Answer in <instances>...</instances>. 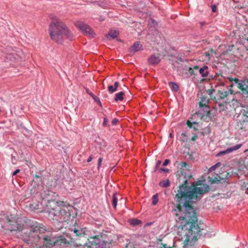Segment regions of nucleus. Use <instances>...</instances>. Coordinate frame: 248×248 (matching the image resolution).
<instances>
[{"instance_id": "obj_49", "label": "nucleus", "mask_w": 248, "mask_h": 248, "mask_svg": "<svg viewBox=\"0 0 248 248\" xmlns=\"http://www.w3.org/2000/svg\"><path fill=\"white\" fill-rule=\"evenodd\" d=\"M212 93V91H210L209 93V95H211Z\"/></svg>"}, {"instance_id": "obj_16", "label": "nucleus", "mask_w": 248, "mask_h": 248, "mask_svg": "<svg viewBox=\"0 0 248 248\" xmlns=\"http://www.w3.org/2000/svg\"><path fill=\"white\" fill-rule=\"evenodd\" d=\"M142 46L140 43L135 42L131 46L130 51L134 53L137 51L141 50L142 49Z\"/></svg>"}, {"instance_id": "obj_53", "label": "nucleus", "mask_w": 248, "mask_h": 248, "mask_svg": "<svg viewBox=\"0 0 248 248\" xmlns=\"http://www.w3.org/2000/svg\"><path fill=\"white\" fill-rule=\"evenodd\" d=\"M219 107H222V105H221L219 104Z\"/></svg>"}, {"instance_id": "obj_28", "label": "nucleus", "mask_w": 248, "mask_h": 248, "mask_svg": "<svg viewBox=\"0 0 248 248\" xmlns=\"http://www.w3.org/2000/svg\"><path fill=\"white\" fill-rule=\"evenodd\" d=\"M158 195L157 194L154 195L152 197V204L154 205H155L157 204L158 202Z\"/></svg>"}, {"instance_id": "obj_50", "label": "nucleus", "mask_w": 248, "mask_h": 248, "mask_svg": "<svg viewBox=\"0 0 248 248\" xmlns=\"http://www.w3.org/2000/svg\"><path fill=\"white\" fill-rule=\"evenodd\" d=\"M222 107H224V105H222ZM224 109V108H221V110H223Z\"/></svg>"}, {"instance_id": "obj_18", "label": "nucleus", "mask_w": 248, "mask_h": 248, "mask_svg": "<svg viewBox=\"0 0 248 248\" xmlns=\"http://www.w3.org/2000/svg\"><path fill=\"white\" fill-rule=\"evenodd\" d=\"M198 123L196 122H191L189 120H187L186 121V124L189 128H193L194 130H197L198 128L196 126L198 125Z\"/></svg>"}, {"instance_id": "obj_40", "label": "nucleus", "mask_w": 248, "mask_h": 248, "mask_svg": "<svg viewBox=\"0 0 248 248\" xmlns=\"http://www.w3.org/2000/svg\"><path fill=\"white\" fill-rule=\"evenodd\" d=\"M229 79L230 80V81H232L233 80L235 83H237L239 81V79L237 78H229Z\"/></svg>"}, {"instance_id": "obj_2", "label": "nucleus", "mask_w": 248, "mask_h": 248, "mask_svg": "<svg viewBox=\"0 0 248 248\" xmlns=\"http://www.w3.org/2000/svg\"><path fill=\"white\" fill-rule=\"evenodd\" d=\"M46 231V227L42 224L36 223L31 227L28 234L23 236V240L28 245H36L41 238L43 239L44 244L46 247L53 246H64L69 247L74 245L75 239L70 235H66L54 236L51 234L44 235Z\"/></svg>"}, {"instance_id": "obj_17", "label": "nucleus", "mask_w": 248, "mask_h": 248, "mask_svg": "<svg viewBox=\"0 0 248 248\" xmlns=\"http://www.w3.org/2000/svg\"><path fill=\"white\" fill-rule=\"evenodd\" d=\"M119 35V31L116 30H110L109 31L108 34L107 35V38H108L109 37L111 38V39H114L118 37Z\"/></svg>"}, {"instance_id": "obj_29", "label": "nucleus", "mask_w": 248, "mask_h": 248, "mask_svg": "<svg viewBox=\"0 0 248 248\" xmlns=\"http://www.w3.org/2000/svg\"><path fill=\"white\" fill-rule=\"evenodd\" d=\"M221 163L220 162H218L216 163L215 165H213L211 167H210L209 169V171L211 172L212 171L215 170L217 168L220 167Z\"/></svg>"}, {"instance_id": "obj_33", "label": "nucleus", "mask_w": 248, "mask_h": 248, "mask_svg": "<svg viewBox=\"0 0 248 248\" xmlns=\"http://www.w3.org/2000/svg\"><path fill=\"white\" fill-rule=\"evenodd\" d=\"M211 8L212 9V11L213 13H215L217 10V6L215 4H212L211 6Z\"/></svg>"}, {"instance_id": "obj_3", "label": "nucleus", "mask_w": 248, "mask_h": 248, "mask_svg": "<svg viewBox=\"0 0 248 248\" xmlns=\"http://www.w3.org/2000/svg\"><path fill=\"white\" fill-rule=\"evenodd\" d=\"M34 209L37 212H44L48 214L49 219L56 220L60 223L68 221L71 214L63 201H57L43 198L40 204H37Z\"/></svg>"}, {"instance_id": "obj_39", "label": "nucleus", "mask_w": 248, "mask_h": 248, "mask_svg": "<svg viewBox=\"0 0 248 248\" xmlns=\"http://www.w3.org/2000/svg\"><path fill=\"white\" fill-rule=\"evenodd\" d=\"M198 138V136L197 135L195 134L191 138V140L193 141H195Z\"/></svg>"}, {"instance_id": "obj_31", "label": "nucleus", "mask_w": 248, "mask_h": 248, "mask_svg": "<svg viewBox=\"0 0 248 248\" xmlns=\"http://www.w3.org/2000/svg\"><path fill=\"white\" fill-rule=\"evenodd\" d=\"M187 166V164L186 162H182L179 164V167L181 169L186 168Z\"/></svg>"}, {"instance_id": "obj_27", "label": "nucleus", "mask_w": 248, "mask_h": 248, "mask_svg": "<svg viewBox=\"0 0 248 248\" xmlns=\"http://www.w3.org/2000/svg\"><path fill=\"white\" fill-rule=\"evenodd\" d=\"M141 223V221L137 218H133L130 221L131 224L133 225H139Z\"/></svg>"}, {"instance_id": "obj_46", "label": "nucleus", "mask_w": 248, "mask_h": 248, "mask_svg": "<svg viewBox=\"0 0 248 248\" xmlns=\"http://www.w3.org/2000/svg\"><path fill=\"white\" fill-rule=\"evenodd\" d=\"M198 68H199V67L197 65L194 66V69H198Z\"/></svg>"}, {"instance_id": "obj_6", "label": "nucleus", "mask_w": 248, "mask_h": 248, "mask_svg": "<svg viewBox=\"0 0 248 248\" xmlns=\"http://www.w3.org/2000/svg\"><path fill=\"white\" fill-rule=\"evenodd\" d=\"M208 102L209 100L207 97L204 96L202 97L199 103V109L195 113V115H198L202 119L208 116L210 114Z\"/></svg>"}, {"instance_id": "obj_24", "label": "nucleus", "mask_w": 248, "mask_h": 248, "mask_svg": "<svg viewBox=\"0 0 248 248\" xmlns=\"http://www.w3.org/2000/svg\"><path fill=\"white\" fill-rule=\"evenodd\" d=\"M243 118L242 119L248 121V107L244 108L243 109Z\"/></svg>"}, {"instance_id": "obj_52", "label": "nucleus", "mask_w": 248, "mask_h": 248, "mask_svg": "<svg viewBox=\"0 0 248 248\" xmlns=\"http://www.w3.org/2000/svg\"><path fill=\"white\" fill-rule=\"evenodd\" d=\"M191 177V175H188V177L189 178H190Z\"/></svg>"}, {"instance_id": "obj_47", "label": "nucleus", "mask_w": 248, "mask_h": 248, "mask_svg": "<svg viewBox=\"0 0 248 248\" xmlns=\"http://www.w3.org/2000/svg\"><path fill=\"white\" fill-rule=\"evenodd\" d=\"M104 20V19L103 18H101V17H100V19H99L100 21H103Z\"/></svg>"}, {"instance_id": "obj_26", "label": "nucleus", "mask_w": 248, "mask_h": 248, "mask_svg": "<svg viewBox=\"0 0 248 248\" xmlns=\"http://www.w3.org/2000/svg\"><path fill=\"white\" fill-rule=\"evenodd\" d=\"M180 140L183 142L187 141V136L186 132H183L181 134Z\"/></svg>"}, {"instance_id": "obj_8", "label": "nucleus", "mask_w": 248, "mask_h": 248, "mask_svg": "<svg viewBox=\"0 0 248 248\" xmlns=\"http://www.w3.org/2000/svg\"><path fill=\"white\" fill-rule=\"evenodd\" d=\"M22 54V52L20 49L18 48L16 50L12 49L4 56L5 61L7 62L8 60H9L12 62H14L18 61L19 58H21V55Z\"/></svg>"}, {"instance_id": "obj_34", "label": "nucleus", "mask_w": 248, "mask_h": 248, "mask_svg": "<svg viewBox=\"0 0 248 248\" xmlns=\"http://www.w3.org/2000/svg\"><path fill=\"white\" fill-rule=\"evenodd\" d=\"M161 162L160 160H158L156 162V164L155 165V171H156L157 168L159 167Z\"/></svg>"}, {"instance_id": "obj_37", "label": "nucleus", "mask_w": 248, "mask_h": 248, "mask_svg": "<svg viewBox=\"0 0 248 248\" xmlns=\"http://www.w3.org/2000/svg\"><path fill=\"white\" fill-rule=\"evenodd\" d=\"M118 123V120L117 118H114L112 121V124L116 125Z\"/></svg>"}, {"instance_id": "obj_10", "label": "nucleus", "mask_w": 248, "mask_h": 248, "mask_svg": "<svg viewBox=\"0 0 248 248\" xmlns=\"http://www.w3.org/2000/svg\"><path fill=\"white\" fill-rule=\"evenodd\" d=\"M238 87L241 90V94L245 99L248 98V78L240 81Z\"/></svg>"}, {"instance_id": "obj_7", "label": "nucleus", "mask_w": 248, "mask_h": 248, "mask_svg": "<svg viewBox=\"0 0 248 248\" xmlns=\"http://www.w3.org/2000/svg\"><path fill=\"white\" fill-rule=\"evenodd\" d=\"M89 242L91 244V245L88 246L86 243L84 246V248H91L92 246L94 247V248H109V247L108 246V244L106 242L102 241L96 237L91 238V240H90Z\"/></svg>"}, {"instance_id": "obj_19", "label": "nucleus", "mask_w": 248, "mask_h": 248, "mask_svg": "<svg viewBox=\"0 0 248 248\" xmlns=\"http://www.w3.org/2000/svg\"><path fill=\"white\" fill-rule=\"evenodd\" d=\"M119 85V82L118 81H115L114 82V86L109 85L108 87V90L111 93H114L116 91Z\"/></svg>"}, {"instance_id": "obj_35", "label": "nucleus", "mask_w": 248, "mask_h": 248, "mask_svg": "<svg viewBox=\"0 0 248 248\" xmlns=\"http://www.w3.org/2000/svg\"><path fill=\"white\" fill-rule=\"evenodd\" d=\"M102 158L100 157L98 160V163H97V168L99 169L101 165V163L102 162Z\"/></svg>"}, {"instance_id": "obj_9", "label": "nucleus", "mask_w": 248, "mask_h": 248, "mask_svg": "<svg viewBox=\"0 0 248 248\" xmlns=\"http://www.w3.org/2000/svg\"><path fill=\"white\" fill-rule=\"evenodd\" d=\"M75 25L87 35L93 36V30L88 25L81 21H77L75 23Z\"/></svg>"}, {"instance_id": "obj_42", "label": "nucleus", "mask_w": 248, "mask_h": 248, "mask_svg": "<svg viewBox=\"0 0 248 248\" xmlns=\"http://www.w3.org/2000/svg\"><path fill=\"white\" fill-rule=\"evenodd\" d=\"M20 172V170L19 169H16L15 171H14L13 173V175H16V174H17L18 173H19Z\"/></svg>"}, {"instance_id": "obj_36", "label": "nucleus", "mask_w": 248, "mask_h": 248, "mask_svg": "<svg viewBox=\"0 0 248 248\" xmlns=\"http://www.w3.org/2000/svg\"><path fill=\"white\" fill-rule=\"evenodd\" d=\"M159 170L160 172H164L165 173H167L169 171V170L168 169L160 168Z\"/></svg>"}, {"instance_id": "obj_13", "label": "nucleus", "mask_w": 248, "mask_h": 248, "mask_svg": "<svg viewBox=\"0 0 248 248\" xmlns=\"http://www.w3.org/2000/svg\"><path fill=\"white\" fill-rule=\"evenodd\" d=\"M237 128L242 131H248V121L242 119V120L239 121L237 124Z\"/></svg>"}, {"instance_id": "obj_38", "label": "nucleus", "mask_w": 248, "mask_h": 248, "mask_svg": "<svg viewBox=\"0 0 248 248\" xmlns=\"http://www.w3.org/2000/svg\"><path fill=\"white\" fill-rule=\"evenodd\" d=\"M170 162V161L169 159H166L164 160L163 163V166H166Z\"/></svg>"}, {"instance_id": "obj_45", "label": "nucleus", "mask_w": 248, "mask_h": 248, "mask_svg": "<svg viewBox=\"0 0 248 248\" xmlns=\"http://www.w3.org/2000/svg\"><path fill=\"white\" fill-rule=\"evenodd\" d=\"M86 92H87V93L89 95H90V94H93L92 93H90V92H89V90L88 89H87V90H86Z\"/></svg>"}, {"instance_id": "obj_48", "label": "nucleus", "mask_w": 248, "mask_h": 248, "mask_svg": "<svg viewBox=\"0 0 248 248\" xmlns=\"http://www.w3.org/2000/svg\"><path fill=\"white\" fill-rule=\"evenodd\" d=\"M172 133H170V137H172Z\"/></svg>"}, {"instance_id": "obj_44", "label": "nucleus", "mask_w": 248, "mask_h": 248, "mask_svg": "<svg viewBox=\"0 0 248 248\" xmlns=\"http://www.w3.org/2000/svg\"><path fill=\"white\" fill-rule=\"evenodd\" d=\"M93 159V157H92V155H90L88 158L87 159V162H91Z\"/></svg>"}, {"instance_id": "obj_21", "label": "nucleus", "mask_w": 248, "mask_h": 248, "mask_svg": "<svg viewBox=\"0 0 248 248\" xmlns=\"http://www.w3.org/2000/svg\"><path fill=\"white\" fill-rule=\"evenodd\" d=\"M159 185L163 188L167 187L170 186V182L168 179L162 180L160 182Z\"/></svg>"}, {"instance_id": "obj_11", "label": "nucleus", "mask_w": 248, "mask_h": 248, "mask_svg": "<svg viewBox=\"0 0 248 248\" xmlns=\"http://www.w3.org/2000/svg\"><path fill=\"white\" fill-rule=\"evenodd\" d=\"M242 146V144H238L232 147L228 148L225 150L219 152L217 154V156H219L225 155L226 154H230L233 151H236L239 149Z\"/></svg>"}, {"instance_id": "obj_14", "label": "nucleus", "mask_w": 248, "mask_h": 248, "mask_svg": "<svg viewBox=\"0 0 248 248\" xmlns=\"http://www.w3.org/2000/svg\"><path fill=\"white\" fill-rule=\"evenodd\" d=\"M160 62V57L155 55H151L148 59V62L150 65H155L158 64Z\"/></svg>"}, {"instance_id": "obj_1", "label": "nucleus", "mask_w": 248, "mask_h": 248, "mask_svg": "<svg viewBox=\"0 0 248 248\" xmlns=\"http://www.w3.org/2000/svg\"><path fill=\"white\" fill-rule=\"evenodd\" d=\"M209 189L207 185H203L199 187L196 186L194 184L189 186L188 185L187 180L179 186L177 193L175 195L176 201L179 203L178 207L180 213V206L183 205L185 209L184 216L178 217L181 222L182 232L181 239L184 241V246H192L200 236L201 229L196 224L198 221L196 213L194 210L191 204L198 199H201L202 196Z\"/></svg>"}, {"instance_id": "obj_4", "label": "nucleus", "mask_w": 248, "mask_h": 248, "mask_svg": "<svg viewBox=\"0 0 248 248\" xmlns=\"http://www.w3.org/2000/svg\"><path fill=\"white\" fill-rule=\"evenodd\" d=\"M52 21L48 28V33L50 39L58 44L63 42V36L69 40H73L74 36L68 27L60 19L55 16L50 17Z\"/></svg>"}, {"instance_id": "obj_20", "label": "nucleus", "mask_w": 248, "mask_h": 248, "mask_svg": "<svg viewBox=\"0 0 248 248\" xmlns=\"http://www.w3.org/2000/svg\"><path fill=\"white\" fill-rule=\"evenodd\" d=\"M117 193H114L112 195V204L114 209H116L117 205L118 198L117 197Z\"/></svg>"}, {"instance_id": "obj_15", "label": "nucleus", "mask_w": 248, "mask_h": 248, "mask_svg": "<svg viewBox=\"0 0 248 248\" xmlns=\"http://www.w3.org/2000/svg\"><path fill=\"white\" fill-rule=\"evenodd\" d=\"M199 73L203 78H206L209 74L208 67L204 65L199 69Z\"/></svg>"}, {"instance_id": "obj_51", "label": "nucleus", "mask_w": 248, "mask_h": 248, "mask_svg": "<svg viewBox=\"0 0 248 248\" xmlns=\"http://www.w3.org/2000/svg\"><path fill=\"white\" fill-rule=\"evenodd\" d=\"M232 1L234 3L237 2L236 1H235V0H232Z\"/></svg>"}, {"instance_id": "obj_22", "label": "nucleus", "mask_w": 248, "mask_h": 248, "mask_svg": "<svg viewBox=\"0 0 248 248\" xmlns=\"http://www.w3.org/2000/svg\"><path fill=\"white\" fill-rule=\"evenodd\" d=\"M169 85H170L171 89L173 91L177 92L179 90V87L177 83L170 81L169 82Z\"/></svg>"}, {"instance_id": "obj_30", "label": "nucleus", "mask_w": 248, "mask_h": 248, "mask_svg": "<svg viewBox=\"0 0 248 248\" xmlns=\"http://www.w3.org/2000/svg\"><path fill=\"white\" fill-rule=\"evenodd\" d=\"M212 52H213L212 49H210V50H209L208 51L205 52V53H204L205 56L207 57L208 60H210L211 59V58L212 56Z\"/></svg>"}, {"instance_id": "obj_25", "label": "nucleus", "mask_w": 248, "mask_h": 248, "mask_svg": "<svg viewBox=\"0 0 248 248\" xmlns=\"http://www.w3.org/2000/svg\"><path fill=\"white\" fill-rule=\"evenodd\" d=\"M90 95L93 98L94 101L96 102L97 104H98L101 107H102V103L100 100V99L97 96L93 95V94H90Z\"/></svg>"}, {"instance_id": "obj_5", "label": "nucleus", "mask_w": 248, "mask_h": 248, "mask_svg": "<svg viewBox=\"0 0 248 248\" xmlns=\"http://www.w3.org/2000/svg\"><path fill=\"white\" fill-rule=\"evenodd\" d=\"M220 86L224 87V88L218 91V94L220 98L222 99L226 98L225 104L229 103L231 101H234V92L232 90L233 84L225 86L224 83H221Z\"/></svg>"}, {"instance_id": "obj_23", "label": "nucleus", "mask_w": 248, "mask_h": 248, "mask_svg": "<svg viewBox=\"0 0 248 248\" xmlns=\"http://www.w3.org/2000/svg\"><path fill=\"white\" fill-rule=\"evenodd\" d=\"M124 93L123 92H121L115 94V97L114 98V100L115 101H122L124 99Z\"/></svg>"}, {"instance_id": "obj_32", "label": "nucleus", "mask_w": 248, "mask_h": 248, "mask_svg": "<svg viewBox=\"0 0 248 248\" xmlns=\"http://www.w3.org/2000/svg\"><path fill=\"white\" fill-rule=\"evenodd\" d=\"M159 247V248H172L170 246H168L167 244L161 243Z\"/></svg>"}, {"instance_id": "obj_12", "label": "nucleus", "mask_w": 248, "mask_h": 248, "mask_svg": "<svg viewBox=\"0 0 248 248\" xmlns=\"http://www.w3.org/2000/svg\"><path fill=\"white\" fill-rule=\"evenodd\" d=\"M73 231L78 237H84L87 235L89 232V231L86 228H80L79 229L75 228L73 230Z\"/></svg>"}, {"instance_id": "obj_41", "label": "nucleus", "mask_w": 248, "mask_h": 248, "mask_svg": "<svg viewBox=\"0 0 248 248\" xmlns=\"http://www.w3.org/2000/svg\"><path fill=\"white\" fill-rule=\"evenodd\" d=\"M107 123H108L107 119L106 117L104 118V121H103V125L104 126H106L107 125Z\"/></svg>"}, {"instance_id": "obj_43", "label": "nucleus", "mask_w": 248, "mask_h": 248, "mask_svg": "<svg viewBox=\"0 0 248 248\" xmlns=\"http://www.w3.org/2000/svg\"><path fill=\"white\" fill-rule=\"evenodd\" d=\"M188 72H189V73H190V74L191 75H194V71H193V70L192 69V68L189 67V70H188Z\"/></svg>"}]
</instances>
